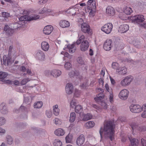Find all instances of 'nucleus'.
<instances>
[{"instance_id": "f257e3e1", "label": "nucleus", "mask_w": 146, "mask_h": 146, "mask_svg": "<svg viewBox=\"0 0 146 146\" xmlns=\"http://www.w3.org/2000/svg\"><path fill=\"white\" fill-rule=\"evenodd\" d=\"M114 127L113 122L111 121H106L104 127H101L100 130L101 138L102 137L104 132L105 138H109L111 141H112L114 139Z\"/></svg>"}, {"instance_id": "f03ea898", "label": "nucleus", "mask_w": 146, "mask_h": 146, "mask_svg": "<svg viewBox=\"0 0 146 146\" xmlns=\"http://www.w3.org/2000/svg\"><path fill=\"white\" fill-rule=\"evenodd\" d=\"M85 12H86V10L80 7L78 4L76 5L66 11V13L68 15H76L80 17L84 16Z\"/></svg>"}, {"instance_id": "7ed1b4c3", "label": "nucleus", "mask_w": 146, "mask_h": 146, "mask_svg": "<svg viewBox=\"0 0 146 146\" xmlns=\"http://www.w3.org/2000/svg\"><path fill=\"white\" fill-rule=\"evenodd\" d=\"M85 38L84 35L80 36L76 42V44L78 45L80 43V49L82 52L86 51L89 46V42L88 40H84Z\"/></svg>"}, {"instance_id": "20e7f679", "label": "nucleus", "mask_w": 146, "mask_h": 146, "mask_svg": "<svg viewBox=\"0 0 146 146\" xmlns=\"http://www.w3.org/2000/svg\"><path fill=\"white\" fill-rule=\"evenodd\" d=\"M113 27V25L111 23H108L104 25L101 28V29L104 33L108 34L111 32Z\"/></svg>"}, {"instance_id": "39448f33", "label": "nucleus", "mask_w": 146, "mask_h": 146, "mask_svg": "<svg viewBox=\"0 0 146 146\" xmlns=\"http://www.w3.org/2000/svg\"><path fill=\"white\" fill-rule=\"evenodd\" d=\"M133 79V76H127L125 77L121 81L120 85L123 86H126L129 85Z\"/></svg>"}, {"instance_id": "423d86ee", "label": "nucleus", "mask_w": 146, "mask_h": 146, "mask_svg": "<svg viewBox=\"0 0 146 146\" xmlns=\"http://www.w3.org/2000/svg\"><path fill=\"white\" fill-rule=\"evenodd\" d=\"M131 111L135 113H139L142 111L141 106L138 104H131L129 107Z\"/></svg>"}, {"instance_id": "0eeeda50", "label": "nucleus", "mask_w": 146, "mask_h": 146, "mask_svg": "<svg viewBox=\"0 0 146 146\" xmlns=\"http://www.w3.org/2000/svg\"><path fill=\"white\" fill-rule=\"evenodd\" d=\"M131 19L132 21L138 24L143 22L145 20L144 17L142 15H137L131 17Z\"/></svg>"}, {"instance_id": "6e6552de", "label": "nucleus", "mask_w": 146, "mask_h": 146, "mask_svg": "<svg viewBox=\"0 0 146 146\" xmlns=\"http://www.w3.org/2000/svg\"><path fill=\"white\" fill-rule=\"evenodd\" d=\"M81 30L84 33L88 34H92V30L90 29V26L88 24L84 23L81 24Z\"/></svg>"}, {"instance_id": "1a4fd4ad", "label": "nucleus", "mask_w": 146, "mask_h": 146, "mask_svg": "<svg viewBox=\"0 0 146 146\" xmlns=\"http://www.w3.org/2000/svg\"><path fill=\"white\" fill-rule=\"evenodd\" d=\"M128 91L126 89L122 90L119 94V98L122 100H125L127 99L129 96Z\"/></svg>"}, {"instance_id": "9d476101", "label": "nucleus", "mask_w": 146, "mask_h": 146, "mask_svg": "<svg viewBox=\"0 0 146 146\" xmlns=\"http://www.w3.org/2000/svg\"><path fill=\"white\" fill-rule=\"evenodd\" d=\"M106 13L108 16H113L115 15V10L112 7L108 6L106 9Z\"/></svg>"}, {"instance_id": "9b49d317", "label": "nucleus", "mask_w": 146, "mask_h": 146, "mask_svg": "<svg viewBox=\"0 0 146 146\" xmlns=\"http://www.w3.org/2000/svg\"><path fill=\"white\" fill-rule=\"evenodd\" d=\"M53 30V27L51 25L46 26L44 28L43 31V33L46 35H49L51 34Z\"/></svg>"}, {"instance_id": "f8f14e48", "label": "nucleus", "mask_w": 146, "mask_h": 146, "mask_svg": "<svg viewBox=\"0 0 146 146\" xmlns=\"http://www.w3.org/2000/svg\"><path fill=\"white\" fill-rule=\"evenodd\" d=\"M111 40L108 39L104 42V48L106 50H109L111 47Z\"/></svg>"}, {"instance_id": "ddd939ff", "label": "nucleus", "mask_w": 146, "mask_h": 146, "mask_svg": "<svg viewBox=\"0 0 146 146\" xmlns=\"http://www.w3.org/2000/svg\"><path fill=\"white\" fill-rule=\"evenodd\" d=\"M85 141V138L83 135H81L78 137L76 140V144L78 146H81L83 144Z\"/></svg>"}, {"instance_id": "4468645a", "label": "nucleus", "mask_w": 146, "mask_h": 146, "mask_svg": "<svg viewBox=\"0 0 146 146\" xmlns=\"http://www.w3.org/2000/svg\"><path fill=\"white\" fill-rule=\"evenodd\" d=\"M129 29V26L127 24H122L120 25L118 29L119 32L123 33L127 31Z\"/></svg>"}, {"instance_id": "2eb2a0df", "label": "nucleus", "mask_w": 146, "mask_h": 146, "mask_svg": "<svg viewBox=\"0 0 146 146\" xmlns=\"http://www.w3.org/2000/svg\"><path fill=\"white\" fill-rule=\"evenodd\" d=\"M81 117H82V119H80L78 121H86L90 119H91L92 118V115L90 113H87L86 114H83L82 115H81Z\"/></svg>"}, {"instance_id": "dca6fc26", "label": "nucleus", "mask_w": 146, "mask_h": 146, "mask_svg": "<svg viewBox=\"0 0 146 146\" xmlns=\"http://www.w3.org/2000/svg\"><path fill=\"white\" fill-rule=\"evenodd\" d=\"M116 73L119 75H124L127 72V68L125 67H119L116 71Z\"/></svg>"}, {"instance_id": "f3484780", "label": "nucleus", "mask_w": 146, "mask_h": 146, "mask_svg": "<svg viewBox=\"0 0 146 146\" xmlns=\"http://www.w3.org/2000/svg\"><path fill=\"white\" fill-rule=\"evenodd\" d=\"M74 88L71 83L67 84L66 86L65 90L66 93L68 94H71L73 92Z\"/></svg>"}, {"instance_id": "a211bd4d", "label": "nucleus", "mask_w": 146, "mask_h": 146, "mask_svg": "<svg viewBox=\"0 0 146 146\" xmlns=\"http://www.w3.org/2000/svg\"><path fill=\"white\" fill-rule=\"evenodd\" d=\"M28 12L26 10L23 11V16H21V17L19 18V20L21 21H29L28 18V15H26L28 14Z\"/></svg>"}, {"instance_id": "6ab92c4d", "label": "nucleus", "mask_w": 146, "mask_h": 146, "mask_svg": "<svg viewBox=\"0 0 146 146\" xmlns=\"http://www.w3.org/2000/svg\"><path fill=\"white\" fill-rule=\"evenodd\" d=\"M36 57L40 60H43L45 58V55L43 52L41 50L38 51L35 55Z\"/></svg>"}, {"instance_id": "aec40b11", "label": "nucleus", "mask_w": 146, "mask_h": 146, "mask_svg": "<svg viewBox=\"0 0 146 146\" xmlns=\"http://www.w3.org/2000/svg\"><path fill=\"white\" fill-rule=\"evenodd\" d=\"M60 26L62 28L68 27L70 26V23L68 21L65 20H62L59 23Z\"/></svg>"}, {"instance_id": "412c9836", "label": "nucleus", "mask_w": 146, "mask_h": 146, "mask_svg": "<svg viewBox=\"0 0 146 146\" xmlns=\"http://www.w3.org/2000/svg\"><path fill=\"white\" fill-rule=\"evenodd\" d=\"M41 47L43 51H47L49 48V45L47 42L43 41L41 44Z\"/></svg>"}, {"instance_id": "4be33fe9", "label": "nucleus", "mask_w": 146, "mask_h": 146, "mask_svg": "<svg viewBox=\"0 0 146 146\" xmlns=\"http://www.w3.org/2000/svg\"><path fill=\"white\" fill-rule=\"evenodd\" d=\"M123 12L127 15H129L133 12L131 8L129 7L125 6L123 9Z\"/></svg>"}, {"instance_id": "5701e85b", "label": "nucleus", "mask_w": 146, "mask_h": 146, "mask_svg": "<svg viewBox=\"0 0 146 146\" xmlns=\"http://www.w3.org/2000/svg\"><path fill=\"white\" fill-rule=\"evenodd\" d=\"M54 133L56 135L59 136L63 135L65 133L64 131L61 128H59L56 130Z\"/></svg>"}, {"instance_id": "b1692460", "label": "nucleus", "mask_w": 146, "mask_h": 146, "mask_svg": "<svg viewBox=\"0 0 146 146\" xmlns=\"http://www.w3.org/2000/svg\"><path fill=\"white\" fill-rule=\"evenodd\" d=\"M95 125V123L92 121H90L86 122L85 124V127L87 129H90L94 127Z\"/></svg>"}, {"instance_id": "393cba45", "label": "nucleus", "mask_w": 146, "mask_h": 146, "mask_svg": "<svg viewBox=\"0 0 146 146\" xmlns=\"http://www.w3.org/2000/svg\"><path fill=\"white\" fill-rule=\"evenodd\" d=\"M51 74L54 77H57L61 74V72L58 70H52L50 72Z\"/></svg>"}, {"instance_id": "a878e982", "label": "nucleus", "mask_w": 146, "mask_h": 146, "mask_svg": "<svg viewBox=\"0 0 146 146\" xmlns=\"http://www.w3.org/2000/svg\"><path fill=\"white\" fill-rule=\"evenodd\" d=\"M60 110L58 108V106L56 105L53 106V114L55 115H58L60 113Z\"/></svg>"}, {"instance_id": "bb28decb", "label": "nucleus", "mask_w": 146, "mask_h": 146, "mask_svg": "<svg viewBox=\"0 0 146 146\" xmlns=\"http://www.w3.org/2000/svg\"><path fill=\"white\" fill-rule=\"evenodd\" d=\"M94 139V137L93 136L92 133L88 134L87 137V141L85 143V145L87 146H90L91 144L89 143V142Z\"/></svg>"}, {"instance_id": "cd10ccee", "label": "nucleus", "mask_w": 146, "mask_h": 146, "mask_svg": "<svg viewBox=\"0 0 146 146\" xmlns=\"http://www.w3.org/2000/svg\"><path fill=\"white\" fill-rule=\"evenodd\" d=\"M40 16L39 15L35 14H31L28 16L29 21L36 20L39 19Z\"/></svg>"}, {"instance_id": "c85d7f7f", "label": "nucleus", "mask_w": 146, "mask_h": 146, "mask_svg": "<svg viewBox=\"0 0 146 146\" xmlns=\"http://www.w3.org/2000/svg\"><path fill=\"white\" fill-rule=\"evenodd\" d=\"M73 135L70 133H69L65 138L66 142L67 143H71L72 140Z\"/></svg>"}, {"instance_id": "c756f323", "label": "nucleus", "mask_w": 146, "mask_h": 146, "mask_svg": "<svg viewBox=\"0 0 146 146\" xmlns=\"http://www.w3.org/2000/svg\"><path fill=\"white\" fill-rule=\"evenodd\" d=\"M67 47L70 53H72L75 52L76 48L74 44H69L68 45Z\"/></svg>"}, {"instance_id": "7c9ffc66", "label": "nucleus", "mask_w": 146, "mask_h": 146, "mask_svg": "<svg viewBox=\"0 0 146 146\" xmlns=\"http://www.w3.org/2000/svg\"><path fill=\"white\" fill-rule=\"evenodd\" d=\"M131 145L130 146H138L139 141L138 140L135 138L132 139L130 140Z\"/></svg>"}, {"instance_id": "2f4dec72", "label": "nucleus", "mask_w": 146, "mask_h": 146, "mask_svg": "<svg viewBox=\"0 0 146 146\" xmlns=\"http://www.w3.org/2000/svg\"><path fill=\"white\" fill-rule=\"evenodd\" d=\"M76 118V114L74 112H71L70 113L69 121L70 122H74Z\"/></svg>"}, {"instance_id": "473e14b6", "label": "nucleus", "mask_w": 146, "mask_h": 146, "mask_svg": "<svg viewBox=\"0 0 146 146\" xmlns=\"http://www.w3.org/2000/svg\"><path fill=\"white\" fill-rule=\"evenodd\" d=\"M46 14L47 15H54V11L50 8L46 7Z\"/></svg>"}, {"instance_id": "72a5a7b5", "label": "nucleus", "mask_w": 146, "mask_h": 146, "mask_svg": "<svg viewBox=\"0 0 146 146\" xmlns=\"http://www.w3.org/2000/svg\"><path fill=\"white\" fill-rule=\"evenodd\" d=\"M104 96L103 93H100L97 96V97L94 98V100L96 101L103 99Z\"/></svg>"}, {"instance_id": "f704fd0d", "label": "nucleus", "mask_w": 146, "mask_h": 146, "mask_svg": "<svg viewBox=\"0 0 146 146\" xmlns=\"http://www.w3.org/2000/svg\"><path fill=\"white\" fill-rule=\"evenodd\" d=\"M75 111L76 113H79L82 111L83 108L82 106L80 105H78L75 107Z\"/></svg>"}, {"instance_id": "c9c22d12", "label": "nucleus", "mask_w": 146, "mask_h": 146, "mask_svg": "<svg viewBox=\"0 0 146 146\" xmlns=\"http://www.w3.org/2000/svg\"><path fill=\"white\" fill-rule=\"evenodd\" d=\"M62 142L58 139H55L53 143L54 146H62Z\"/></svg>"}, {"instance_id": "e433bc0d", "label": "nucleus", "mask_w": 146, "mask_h": 146, "mask_svg": "<svg viewBox=\"0 0 146 146\" xmlns=\"http://www.w3.org/2000/svg\"><path fill=\"white\" fill-rule=\"evenodd\" d=\"M42 105V102L41 101H38L35 103L34 105L35 108H41Z\"/></svg>"}, {"instance_id": "4c0bfd02", "label": "nucleus", "mask_w": 146, "mask_h": 146, "mask_svg": "<svg viewBox=\"0 0 146 146\" xmlns=\"http://www.w3.org/2000/svg\"><path fill=\"white\" fill-rule=\"evenodd\" d=\"M6 142L9 145H11L13 143V140L12 137L8 135L7 137Z\"/></svg>"}, {"instance_id": "58836bf2", "label": "nucleus", "mask_w": 146, "mask_h": 146, "mask_svg": "<svg viewBox=\"0 0 146 146\" xmlns=\"http://www.w3.org/2000/svg\"><path fill=\"white\" fill-rule=\"evenodd\" d=\"M77 104V101L76 100L74 99L72 100L70 102V108H75V107L76 106V105Z\"/></svg>"}, {"instance_id": "ea45409f", "label": "nucleus", "mask_w": 146, "mask_h": 146, "mask_svg": "<svg viewBox=\"0 0 146 146\" xmlns=\"http://www.w3.org/2000/svg\"><path fill=\"white\" fill-rule=\"evenodd\" d=\"M3 59L4 63L5 64H6V63L7 62V64L8 65L10 62V59L8 58L7 59V57L6 55H4L3 56Z\"/></svg>"}, {"instance_id": "a19ab883", "label": "nucleus", "mask_w": 146, "mask_h": 146, "mask_svg": "<svg viewBox=\"0 0 146 146\" xmlns=\"http://www.w3.org/2000/svg\"><path fill=\"white\" fill-rule=\"evenodd\" d=\"M0 109H1V112L4 114H5L7 113V110H5L6 107L3 105V104H1L0 106Z\"/></svg>"}, {"instance_id": "79ce46f5", "label": "nucleus", "mask_w": 146, "mask_h": 146, "mask_svg": "<svg viewBox=\"0 0 146 146\" xmlns=\"http://www.w3.org/2000/svg\"><path fill=\"white\" fill-rule=\"evenodd\" d=\"M80 92L79 90L77 89H75L74 94V97L76 98L79 97L80 96Z\"/></svg>"}, {"instance_id": "37998d69", "label": "nucleus", "mask_w": 146, "mask_h": 146, "mask_svg": "<svg viewBox=\"0 0 146 146\" xmlns=\"http://www.w3.org/2000/svg\"><path fill=\"white\" fill-rule=\"evenodd\" d=\"M105 88L106 90L109 93H111L112 92V90L111 88H110L108 84H106L105 86Z\"/></svg>"}, {"instance_id": "c03bdc74", "label": "nucleus", "mask_w": 146, "mask_h": 146, "mask_svg": "<svg viewBox=\"0 0 146 146\" xmlns=\"http://www.w3.org/2000/svg\"><path fill=\"white\" fill-rule=\"evenodd\" d=\"M8 76V74L5 72H0V78L3 79L6 77Z\"/></svg>"}, {"instance_id": "a18cd8bd", "label": "nucleus", "mask_w": 146, "mask_h": 146, "mask_svg": "<svg viewBox=\"0 0 146 146\" xmlns=\"http://www.w3.org/2000/svg\"><path fill=\"white\" fill-rule=\"evenodd\" d=\"M77 60L78 63L82 65L84 64V61L83 60L82 58L81 57H78Z\"/></svg>"}, {"instance_id": "49530a36", "label": "nucleus", "mask_w": 146, "mask_h": 146, "mask_svg": "<svg viewBox=\"0 0 146 146\" xmlns=\"http://www.w3.org/2000/svg\"><path fill=\"white\" fill-rule=\"evenodd\" d=\"M112 66L113 68L115 69L116 70L119 67V64L116 62H113L112 64Z\"/></svg>"}, {"instance_id": "de8ad7c7", "label": "nucleus", "mask_w": 146, "mask_h": 146, "mask_svg": "<svg viewBox=\"0 0 146 146\" xmlns=\"http://www.w3.org/2000/svg\"><path fill=\"white\" fill-rule=\"evenodd\" d=\"M2 15L3 17L5 18H7L10 17L9 13L7 12H3L2 13Z\"/></svg>"}, {"instance_id": "09e8293b", "label": "nucleus", "mask_w": 146, "mask_h": 146, "mask_svg": "<svg viewBox=\"0 0 146 146\" xmlns=\"http://www.w3.org/2000/svg\"><path fill=\"white\" fill-rule=\"evenodd\" d=\"M64 67L67 70H68L71 67V65L69 62H67L65 64Z\"/></svg>"}, {"instance_id": "8fccbe9b", "label": "nucleus", "mask_w": 146, "mask_h": 146, "mask_svg": "<svg viewBox=\"0 0 146 146\" xmlns=\"http://www.w3.org/2000/svg\"><path fill=\"white\" fill-rule=\"evenodd\" d=\"M29 81L28 78H25L21 82V84L22 85L25 84L27 82Z\"/></svg>"}, {"instance_id": "3c124183", "label": "nucleus", "mask_w": 146, "mask_h": 146, "mask_svg": "<svg viewBox=\"0 0 146 146\" xmlns=\"http://www.w3.org/2000/svg\"><path fill=\"white\" fill-rule=\"evenodd\" d=\"M95 14V11L94 10L92 9H90L89 16L90 17H94Z\"/></svg>"}, {"instance_id": "603ef678", "label": "nucleus", "mask_w": 146, "mask_h": 146, "mask_svg": "<svg viewBox=\"0 0 146 146\" xmlns=\"http://www.w3.org/2000/svg\"><path fill=\"white\" fill-rule=\"evenodd\" d=\"M119 17L123 20H126L127 18V17L126 15L123 14L120 15Z\"/></svg>"}, {"instance_id": "864d4df0", "label": "nucleus", "mask_w": 146, "mask_h": 146, "mask_svg": "<svg viewBox=\"0 0 146 146\" xmlns=\"http://www.w3.org/2000/svg\"><path fill=\"white\" fill-rule=\"evenodd\" d=\"M46 7H45L39 11V13L40 14L45 13L46 14Z\"/></svg>"}, {"instance_id": "5fc2aeb1", "label": "nucleus", "mask_w": 146, "mask_h": 146, "mask_svg": "<svg viewBox=\"0 0 146 146\" xmlns=\"http://www.w3.org/2000/svg\"><path fill=\"white\" fill-rule=\"evenodd\" d=\"M5 122V119L3 117H0V125L4 124Z\"/></svg>"}, {"instance_id": "6e6d98bb", "label": "nucleus", "mask_w": 146, "mask_h": 146, "mask_svg": "<svg viewBox=\"0 0 146 146\" xmlns=\"http://www.w3.org/2000/svg\"><path fill=\"white\" fill-rule=\"evenodd\" d=\"M46 114L47 117L48 118L50 117L52 115V112L50 111H46Z\"/></svg>"}, {"instance_id": "4d7b16f0", "label": "nucleus", "mask_w": 146, "mask_h": 146, "mask_svg": "<svg viewBox=\"0 0 146 146\" xmlns=\"http://www.w3.org/2000/svg\"><path fill=\"white\" fill-rule=\"evenodd\" d=\"M48 0H39L38 1V4L41 5L44 4L46 3Z\"/></svg>"}, {"instance_id": "13d9d810", "label": "nucleus", "mask_w": 146, "mask_h": 146, "mask_svg": "<svg viewBox=\"0 0 146 146\" xmlns=\"http://www.w3.org/2000/svg\"><path fill=\"white\" fill-rule=\"evenodd\" d=\"M121 141L122 142H125L127 139V136L125 135H121Z\"/></svg>"}, {"instance_id": "bf43d9fd", "label": "nucleus", "mask_w": 146, "mask_h": 146, "mask_svg": "<svg viewBox=\"0 0 146 146\" xmlns=\"http://www.w3.org/2000/svg\"><path fill=\"white\" fill-rule=\"evenodd\" d=\"M54 122L56 124L58 125L61 123V121L58 118H56L54 119Z\"/></svg>"}, {"instance_id": "052dcab7", "label": "nucleus", "mask_w": 146, "mask_h": 146, "mask_svg": "<svg viewBox=\"0 0 146 146\" xmlns=\"http://www.w3.org/2000/svg\"><path fill=\"white\" fill-rule=\"evenodd\" d=\"M101 106L103 109H107V105L106 103L102 102L101 104Z\"/></svg>"}, {"instance_id": "680f3d73", "label": "nucleus", "mask_w": 146, "mask_h": 146, "mask_svg": "<svg viewBox=\"0 0 146 146\" xmlns=\"http://www.w3.org/2000/svg\"><path fill=\"white\" fill-rule=\"evenodd\" d=\"M109 94H110L109 96L110 101L111 102H112L113 101V92Z\"/></svg>"}, {"instance_id": "e2e57ef3", "label": "nucleus", "mask_w": 146, "mask_h": 146, "mask_svg": "<svg viewBox=\"0 0 146 146\" xmlns=\"http://www.w3.org/2000/svg\"><path fill=\"white\" fill-rule=\"evenodd\" d=\"M142 146H146V141L143 139H141Z\"/></svg>"}, {"instance_id": "0e129e2a", "label": "nucleus", "mask_w": 146, "mask_h": 146, "mask_svg": "<svg viewBox=\"0 0 146 146\" xmlns=\"http://www.w3.org/2000/svg\"><path fill=\"white\" fill-rule=\"evenodd\" d=\"M9 27L8 25H5L4 27V30L5 31H9L10 30H12V29H9Z\"/></svg>"}, {"instance_id": "69168bd1", "label": "nucleus", "mask_w": 146, "mask_h": 146, "mask_svg": "<svg viewBox=\"0 0 146 146\" xmlns=\"http://www.w3.org/2000/svg\"><path fill=\"white\" fill-rule=\"evenodd\" d=\"M143 112L141 115V117L143 118H146V111H143Z\"/></svg>"}, {"instance_id": "338daca9", "label": "nucleus", "mask_w": 146, "mask_h": 146, "mask_svg": "<svg viewBox=\"0 0 146 146\" xmlns=\"http://www.w3.org/2000/svg\"><path fill=\"white\" fill-rule=\"evenodd\" d=\"M20 71H21L24 72L26 71V69L25 68L24 66H22L20 67Z\"/></svg>"}, {"instance_id": "774afa93", "label": "nucleus", "mask_w": 146, "mask_h": 146, "mask_svg": "<svg viewBox=\"0 0 146 146\" xmlns=\"http://www.w3.org/2000/svg\"><path fill=\"white\" fill-rule=\"evenodd\" d=\"M142 108V111H146V104H143L141 106Z\"/></svg>"}]
</instances>
